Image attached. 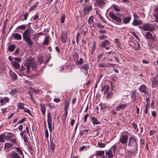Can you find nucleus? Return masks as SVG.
Wrapping results in <instances>:
<instances>
[{"label":"nucleus","mask_w":158,"mask_h":158,"mask_svg":"<svg viewBox=\"0 0 158 158\" xmlns=\"http://www.w3.org/2000/svg\"><path fill=\"white\" fill-rule=\"evenodd\" d=\"M65 15L64 14L62 15L61 19V22L62 23H63L64 22L65 19Z\"/></svg>","instance_id":"nucleus-50"},{"label":"nucleus","mask_w":158,"mask_h":158,"mask_svg":"<svg viewBox=\"0 0 158 158\" xmlns=\"http://www.w3.org/2000/svg\"><path fill=\"white\" fill-rule=\"evenodd\" d=\"M11 158H21L17 153L14 152H12L10 155Z\"/></svg>","instance_id":"nucleus-19"},{"label":"nucleus","mask_w":158,"mask_h":158,"mask_svg":"<svg viewBox=\"0 0 158 158\" xmlns=\"http://www.w3.org/2000/svg\"><path fill=\"white\" fill-rule=\"evenodd\" d=\"M50 146L51 150L52 151H53L54 150L55 148V145L52 142H50Z\"/></svg>","instance_id":"nucleus-35"},{"label":"nucleus","mask_w":158,"mask_h":158,"mask_svg":"<svg viewBox=\"0 0 158 158\" xmlns=\"http://www.w3.org/2000/svg\"><path fill=\"white\" fill-rule=\"evenodd\" d=\"M110 44V42L108 40H105L102 42L100 44V46L102 47H106V46Z\"/></svg>","instance_id":"nucleus-16"},{"label":"nucleus","mask_w":158,"mask_h":158,"mask_svg":"<svg viewBox=\"0 0 158 158\" xmlns=\"http://www.w3.org/2000/svg\"><path fill=\"white\" fill-rule=\"evenodd\" d=\"M155 132H156V131L154 130H150V133H149L150 135L151 136V135H153L155 133Z\"/></svg>","instance_id":"nucleus-52"},{"label":"nucleus","mask_w":158,"mask_h":158,"mask_svg":"<svg viewBox=\"0 0 158 158\" xmlns=\"http://www.w3.org/2000/svg\"><path fill=\"white\" fill-rule=\"evenodd\" d=\"M139 28L142 30L144 31H152L155 29V26L153 24L147 23L143 25L142 26H140Z\"/></svg>","instance_id":"nucleus-3"},{"label":"nucleus","mask_w":158,"mask_h":158,"mask_svg":"<svg viewBox=\"0 0 158 158\" xmlns=\"http://www.w3.org/2000/svg\"><path fill=\"white\" fill-rule=\"evenodd\" d=\"M98 67H102V68H106L109 67V65H107L105 63L100 64L98 65Z\"/></svg>","instance_id":"nucleus-39"},{"label":"nucleus","mask_w":158,"mask_h":158,"mask_svg":"<svg viewBox=\"0 0 158 158\" xmlns=\"http://www.w3.org/2000/svg\"><path fill=\"white\" fill-rule=\"evenodd\" d=\"M14 136V134L8 132L7 134V135L6 136V139H10L11 138H12Z\"/></svg>","instance_id":"nucleus-33"},{"label":"nucleus","mask_w":158,"mask_h":158,"mask_svg":"<svg viewBox=\"0 0 158 158\" xmlns=\"http://www.w3.org/2000/svg\"><path fill=\"white\" fill-rule=\"evenodd\" d=\"M128 145L131 146H136L137 143L135 139L132 137H130L129 139Z\"/></svg>","instance_id":"nucleus-7"},{"label":"nucleus","mask_w":158,"mask_h":158,"mask_svg":"<svg viewBox=\"0 0 158 158\" xmlns=\"http://www.w3.org/2000/svg\"><path fill=\"white\" fill-rule=\"evenodd\" d=\"M24 65L26 67L27 72L29 73L31 66L33 70L35 69L36 64L34 60L31 57H30L25 60Z\"/></svg>","instance_id":"nucleus-1"},{"label":"nucleus","mask_w":158,"mask_h":158,"mask_svg":"<svg viewBox=\"0 0 158 158\" xmlns=\"http://www.w3.org/2000/svg\"><path fill=\"white\" fill-rule=\"evenodd\" d=\"M40 106L41 107V110L42 111L43 115H44L45 114L46 110V107L44 106L45 105L44 104H40Z\"/></svg>","instance_id":"nucleus-23"},{"label":"nucleus","mask_w":158,"mask_h":158,"mask_svg":"<svg viewBox=\"0 0 158 158\" xmlns=\"http://www.w3.org/2000/svg\"><path fill=\"white\" fill-rule=\"evenodd\" d=\"M10 75L13 78L14 80L16 79L17 78V75L14 72H11L10 73Z\"/></svg>","instance_id":"nucleus-37"},{"label":"nucleus","mask_w":158,"mask_h":158,"mask_svg":"<svg viewBox=\"0 0 158 158\" xmlns=\"http://www.w3.org/2000/svg\"><path fill=\"white\" fill-rule=\"evenodd\" d=\"M6 139V136L5 135L2 134L0 135V142L3 143L5 142V139Z\"/></svg>","instance_id":"nucleus-30"},{"label":"nucleus","mask_w":158,"mask_h":158,"mask_svg":"<svg viewBox=\"0 0 158 158\" xmlns=\"http://www.w3.org/2000/svg\"><path fill=\"white\" fill-rule=\"evenodd\" d=\"M128 136L126 135H122L120 137L119 142L123 144H125L127 143L128 139Z\"/></svg>","instance_id":"nucleus-9"},{"label":"nucleus","mask_w":158,"mask_h":158,"mask_svg":"<svg viewBox=\"0 0 158 158\" xmlns=\"http://www.w3.org/2000/svg\"><path fill=\"white\" fill-rule=\"evenodd\" d=\"M113 6L114 7V9L116 11L118 12L120 11V8L118 6L114 5H113Z\"/></svg>","instance_id":"nucleus-36"},{"label":"nucleus","mask_w":158,"mask_h":158,"mask_svg":"<svg viewBox=\"0 0 158 158\" xmlns=\"http://www.w3.org/2000/svg\"><path fill=\"white\" fill-rule=\"evenodd\" d=\"M100 19L104 23H106V21L104 19L101 15L100 16Z\"/></svg>","instance_id":"nucleus-59"},{"label":"nucleus","mask_w":158,"mask_h":158,"mask_svg":"<svg viewBox=\"0 0 158 158\" xmlns=\"http://www.w3.org/2000/svg\"><path fill=\"white\" fill-rule=\"evenodd\" d=\"M131 19V16L127 17H125L123 19V23H124L127 24L129 23Z\"/></svg>","instance_id":"nucleus-22"},{"label":"nucleus","mask_w":158,"mask_h":158,"mask_svg":"<svg viewBox=\"0 0 158 158\" xmlns=\"http://www.w3.org/2000/svg\"><path fill=\"white\" fill-rule=\"evenodd\" d=\"M142 24V22L140 20H138L136 19H134V21L132 23V24L134 26H138Z\"/></svg>","instance_id":"nucleus-15"},{"label":"nucleus","mask_w":158,"mask_h":158,"mask_svg":"<svg viewBox=\"0 0 158 158\" xmlns=\"http://www.w3.org/2000/svg\"><path fill=\"white\" fill-rule=\"evenodd\" d=\"M67 39V33L65 32H63L62 33V36L61 38V40L63 42L65 43L66 40Z\"/></svg>","instance_id":"nucleus-13"},{"label":"nucleus","mask_w":158,"mask_h":158,"mask_svg":"<svg viewBox=\"0 0 158 158\" xmlns=\"http://www.w3.org/2000/svg\"><path fill=\"white\" fill-rule=\"evenodd\" d=\"M12 144L9 143H5L4 146V148L8 151L10 148L12 147Z\"/></svg>","instance_id":"nucleus-25"},{"label":"nucleus","mask_w":158,"mask_h":158,"mask_svg":"<svg viewBox=\"0 0 158 158\" xmlns=\"http://www.w3.org/2000/svg\"><path fill=\"white\" fill-rule=\"evenodd\" d=\"M132 99L134 101L136 98V96L134 94H132L131 95Z\"/></svg>","instance_id":"nucleus-57"},{"label":"nucleus","mask_w":158,"mask_h":158,"mask_svg":"<svg viewBox=\"0 0 158 158\" xmlns=\"http://www.w3.org/2000/svg\"><path fill=\"white\" fill-rule=\"evenodd\" d=\"M96 47V42L95 41H94L92 44V53H93V52L95 50Z\"/></svg>","instance_id":"nucleus-42"},{"label":"nucleus","mask_w":158,"mask_h":158,"mask_svg":"<svg viewBox=\"0 0 158 158\" xmlns=\"http://www.w3.org/2000/svg\"><path fill=\"white\" fill-rule=\"evenodd\" d=\"M83 61L82 58H80L79 61H77L76 62V63L77 64H81L83 63Z\"/></svg>","instance_id":"nucleus-41"},{"label":"nucleus","mask_w":158,"mask_h":158,"mask_svg":"<svg viewBox=\"0 0 158 158\" xmlns=\"http://www.w3.org/2000/svg\"><path fill=\"white\" fill-rule=\"evenodd\" d=\"M107 36L104 35H102L99 36V38L100 40H103L106 39Z\"/></svg>","instance_id":"nucleus-51"},{"label":"nucleus","mask_w":158,"mask_h":158,"mask_svg":"<svg viewBox=\"0 0 158 158\" xmlns=\"http://www.w3.org/2000/svg\"><path fill=\"white\" fill-rule=\"evenodd\" d=\"M12 65L15 68L19 69V68L20 66L19 64L18 63L17 61H13L12 62Z\"/></svg>","instance_id":"nucleus-29"},{"label":"nucleus","mask_w":158,"mask_h":158,"mask_svg":"<svg viewBox=\"0 0 158 158\" xmlns=\"http://www.w3.org/2000/svg\"><path fill=\"white\" fill-rule=\"evenodd\" d=\"M31 35V30L29 29H27L23 32V40L27 43L29 46H31L33 44L31 41L30 38Z\"/></svg>","instance_id":"nucleus-2"},{"label":"nucleus","mask_w":158,"mask_h":158,"mask_svg":"<svg viewBox=\"0 0 158 158\" xmlns=\"http://www.w3.org/2000/svg\"><path fill=\"white\" fill-rule=\"evenodd\" d=\"M14 59L15 60V61H17L18 63L20 62L21 60V59L19 57H15L14 58Z\"/></svg>","instance_id":"nucleus-55"},{"label":"nucleus","mask_w":158,"mask_h":158,"mask_svg":"<svg viewBox=\"0 0 158 158\" xmlns=\"http://www.w3.org/2000/svg\"><path fill=\"white\" fill-rule=\"evenodd\" d=\"M28 15V14L27 13H26L24 14V19L25 20H26L27 19Z\"/></svg>","instance_id":"nucleus-62"},{"label":"nucleus","mask_w":158,"mask_h":158,"mask_svg":"<svg viewBox=\"0 0 158 158\" xmlns=\"http://www.w3.org/2000/svg\"><path fill=\"white\" fill-rule=\"evenodd\" d=\"M153 14L156 19L155 22L158 23V7L154 10Z\"/></svg>","instance_id":"nucleus-11"},{"label":"nucleus","mask_w":158,"mask_h":158,"mask_svg":"<svg viewBox=\"0 0 158 158\" xmlns=\"http://www.w3.org/2000/svg\"><path fill=\"white\" fill-rule=\"evenodd\" d=\"M9 99L7 98H4L3 99H1L0 100V102L1 103H5L9 102Z\"/></svg>","instance_id":"nucleus-34"},{"label":"nucleus","mask_w":158,"mask_h":158,"mask_svg":"<svg viewBox=\"0 0 158 158\" xmlns=\"http://www.w3.org/2000/svg\"><path fill=\"white\" fill-rule=\"evenodd\" d=\"M158 84V81L155 77H153L152 81V85L153 87H156Z\"/></svg>","instance_id":"nucleus-14"},{"label":"nucleus","mask_w":158,"mask_h":158,"mask_svg":"<svg viewBox=\"0 0 158 158\" xmlns=\"http://www.w3.org/2000/svg\"><path fill=\"white\" fill-rule=\"evenodd\" d=\"M17 92V90L16 89H15L12 90L10 92V94L11 95H13L16 94Z\"/></svg>","instance_id":"nucleus-48"},{"label":"nucleus","mask_w":158,"mask_h":158,"mask_svg":"<svg viewBox=\"0 0 158 158\" xmlns=\"http://www.w3.org/2000/svg\"><path fill=\"white\" fill-rule=\"evenodd\" d=\"M105 154L104 151H96L95 155L96 156H101Z\"/></svg>","instance_id":"nucleus-24"},{"label":"nucleus","mask_w":158,"mask_h":158,"mask_svg":"<svg viewBox=\"0 0 158 158\" xmlns=\"http://www.w3.org/2000/svg\"><path fill=\"white\" fill-rule=\"evenodd\" d=\"M38 2H37L36 3H35V4L34 5H33L29 9V10H34L35 8L38 5L37 3Z\"/></svg>","instance_id":"nucleus-46"},{"label":"nucleus","mask_w":158,"mask_h":158,"mask_svg":"<svg viewBox=\"0 0 158 158\" xmlns=\"http://www.w3.org/2000/svg\"><path fill=\"white\" fill-rule=\"evenodd\" d=\"M89 116L88 114L85 115L84 116V120L85 123L86 122L87 118Z\"/></svg>","instance_id":"nucleus-56"},{"label":"nucleus","mask_w":158,"mask_h":158,"mask_svg":"<svg viewBox=\"0 0 158 158\" xmlns=\"http://www.w3.org/2000/svg\"><path fill=\"white\" fill-rule=\"evenodd\" d=\"M23 139L24 141V142L25 143V144H27V143H28V142L27 141L26 136L25 135H23Z\"/></svg>","instance_id":"nucleus-45"},{"label":"nucleus","mask_w":158,"mask_h":158,"mask_svg":"<svg viewBox=\"0 0 158 158\" xmlns=\"http://www.w3.org/2000/svg\"><path fill=\"white\" fill-rule=\"evenodd\" d=\"M92 123L94 124H100V122L95 117L92 116L91 117Z\"/></svg>","instance_id":"nucleus-20"},{"label":"nucleus","mask_w":158,"mask_h":158,"mask_svg":"<svg viewBox=\"0 0 158 158\" xmlns=\"http://www.w3.org/2000/svg\"><path fill=\"white\" fill-rule=\"evenodd\" d=\"M112 95H113L112 92H111V91H110L107 94V96L106 97V98H110L112 96Z\"/></svg>","instance_id":"nucleus-44"},{"label":"nucleus","mask_w":158,"mask_h":158,"mask_svg":"<svg viewBox=\"0 0 158 158\" xmlns=\"http://www.w3.org/2000/svg\"><path fill=\"white\" fill-rule=\"evenodd\" d=\"M94 17L92 16H90L88 20V22L89 23H92Z\"/></svg>","instance_id":"nucleus-49"},{"label":"nucleus","mask_w":158,"mask_h":158,"mask_svg":"<svg viewBox=\"0 0 158 158\" xmlns=\"http://www.w3.org/2000/svg\"><path fill=\"white\" fill-rule=\"evenodd\" d=\"M79 58V55L77 53H76L75 54V57L74 58V60H76V61Z\"/></svg>","instance_id":"nucleus-54"},{"label":"nucleus","mask_w":158,"mask_h":158,"mask_svg":"<svg viewBox=\"0 0 158 158\" xmlns=\"http://www.w3.org/2000/svg\"><path fill=\"white\" fill-rule=\"evenodd\" d=\"M127 106L126 103L123 104H121L118 105L116 108V111H117L120 110L121 109H125Z\"/></svg>","instance_id":"nucleus-17"},{"label":"nucleus","mask_w":158,"mask_h":158,"mask_svg":"<svg viewBox=\"0 0 158 158\" xmlns=\"http://www.w3.org/2000/svg\"><path fill=\"white\" fill-rule=\"evenodd\" d=\"M85 148H86L85 146H83L80 148L79 150L80 151H82L84 150Z\"/></svg>","instance_id":"nucleus-63"},{"label":"nucleus","mask_w":158,"mask_h":158,"mask_svg":"<svg viewBox=\"0 0 158 158\" xmlns=\"http://www.w3.org/2000/svg\"><path fill=\"white\" fill-rule=\"evenodd\" d=\"M48 117V123H51L52 122V119L51 118V117L50 116H49L48 115V114L47 115Z\"/></svg>","instance_id":"nucleus-53"},{"label":"nucleus","mask_w":158,"mask_h":158,"mask_svg":"<svg viewBox=\"0 0 158 158\" xmlns=\"http://www.w3.org/2000/svg\"><path fill=\"white\" fill-rule=\"evenodd\" d=\"M89 64H87L83 65L81 68V71L83 72L86 75L88 73V70L89 69Z\"/></svg>","instance_id":"nucleus-6"},{"label":"nucleus","mask_w":158,"mask_h":158,"mask_svg":"<svg viewBox=\"0 0 158 158\" xmlns=\"http://www.w3.org/2000/svg\"><path fill=\"white\" fill-rule=\"evenodd\" d=\"M54 101L55 102H59L60 101V99L59 98H54Z\"/></svg>","instance_id":"nucleus-61"},{"label":"nucleus","mask_w":158,"mask_h":158,"mask_svg":"<svg viewBox=\"0 0 158 158\" xmlns=\"http://www.w3.org/2000/svg\"><path fill=\"white\" fill-rule=\"evenodd\" d=\"M146 38L147 39L154 40V38L152 34L149 32H147L146 33Z\"/></svg>","instance_id":"nucleus-21"},{"label":"nucleus","mask_w":158,"mask_h":158,"mask_svg":"<svg viewBox=\"0 0 158 158\" xmlns=\"http://www.w3.org/2000/svg\"><path fill=\"white\" fill-rule=\"evenodd\" d=\"M95 2L94 3V6H98L102 9L104 7L106 3L104 0H95Z\"/></svg>","instance_id":"nucleus-5"},{"label":"nucleus","mask_w":158,"mask_h":158,"mask_svg":"<svg viewBox=\"0 0 158 158\" xmlns=\"http://www.w3.org/2000/svg\"><path fill=\"white\" fill-rule=\"evenodd\" d=\"M146 86L144 85H142L139 88V90L144 93H146Z\"/></svg>","instance_id":"nucleus-18"},{"label":"nucleus","mask_w":158,"mask_h":158,"mask_svg":"<svg viewBox=\"0 0 158 158\" xmlns=\"http://www.w3.org/2000/svg\"><path fill=\"white\" fill-rule=\"evenodd\" d=\"M49 42V38L48 37H46L43 42V44L48 45Z\"/></svg>","instance_id":"nucleus-38"},{"label":"nucleus","mask_w":158,"mask_h":158,"mask_svg":"<svg viewBox=\"0 0 158 158\" xmlns=\"http://www.w3.org/2000/svg\"><path fill=\"white\" fill-rule=\"evenodd\" d=\"M110 17L112 19L116 21L118 23H120L121 22L122 20L120 18L117 17L113 13L110 12L109 13Z\"/></svg>","instance_id":"nucleus-8"},{"label":"nucleus","mask_w":158,"mask_h":158,"mask_svg":"<svg viewBox=\"0 0 158 158\" xmlns=\"http://www.w3.org/2000/svg\"><path fill=\"white\" fill-rule=\"evenodd\" d=\"M38 17L39 16L37 15H36L34 17L32 18V19H33V21H34L35 20L37 19Z\"/></svg>","instance_id":"nucleus-64"},{"label":"nucleus","mask_w":158,"mask_h":158,"mask_svg":"<svg viewBox=\"0 0 158 158\" xmlns=\"http://www.w3.org/2000/svg\"><path fill=\"white\" fill-rule=\"evenodd\" d=\"M106 144L100 142H98V143L97 147L100 148H103L105 147Z\"/></svg>","instance_id":"nucleus-31"},{"label":"nucleus","mask_w":158,"mask_h":158,"mask_svg":"<svg viewBox=\"0 0 158 158\" xmlns=\"http://www.w3.org/2000/svg\"><path fill=\"white\" fill-rule=\"evenodd\" d=\"M25 119H26L25 118H24L22 119L21 120H20V121H19L17 123V124H20V123H23L24 122V120Z\"/></svg>","instance_id":"nucleus-60"},{"label":"nucleus","mask_w":158,"mask_h":158,"mask_svg":"<svg viewBox=\"0 0 158 158\" xmlns=\"http://www.w3.org/2000/svg\"><path fill=\"white\" fill-rule=\"evenodd\" d=\"M92 8L91 5H90L88 7L87 6L84 7L83 10L84 15H85L87 14L91 10Z\"/></svg>","instance_id":"nucleus-10"},{"label":"nucleus","mask_w":158,"mask_h":158,"mask_svg":"<svg viewBox=\"0 0 158 158\" xmlns=\"http://www.w3.org/2000/svg\"><path fill=\"white\" fill-rule=\"evenodd\" d=\"M26 27V26L25 25H21L20 26H19L18 27L16 28V29H20L25 30V29Z\"/></svg>","instance_id":"nucleus-40"},{"label":"nucleus","mask_w":158,"mask_h":158,"mask_svg":"<svg viewBox=\"0 0 158 158\" xmlns=\"http://www.w3.org/2000/svg\"><path fill=\"white\" fill-rule=\"evenodd\" d=\"M15 44H10L8 47V49L10 51L13 52L15 50Z\"/></svg>","instance_id":"nucleus-27"},{"label":"nucleus","mask_w":158,"mask_h":158,"mask_svg":"<svg viewBox=\"0 0 158 158\" xmlns=\"http://www.w3.org/2000/svg\"><path fill=\"white\" fill-rule=\"evenodd\" d=\"M24 104L23 103L19 102L17 103V107L20 109H24Z\"/></svg>","instance_id":"nucleus-28"},{"label":"nucleus","mask_w":158,"mask_h":158,"mask_svg":"<svg viewBox=\"0 0 158 158\" xmlns=\"http://www.w3.org/2000/svg\"><path fill=\"white\" fill-rule=\"evenodd\" d=\"M109 87L108 85H106L102 88V91L104 94L106 93L109 90Z\"/></svg>","instance_id":"nucleus-26"},{"label":"nucleus","mask_w":158,"mask_h":158,"mask_svg":"<svg viewBox=\"0 0 158 158\" xmlns=\"http://www.w3.org/2000/svg\"><path fill=\"white\" fill-rule=\"evenodd\" d=\"M96 26L97 27L100 29H102L104 27V26L102 25L100 23H98L96 24Z\"/></svg>","instance_id":"nucleus-47"},{"label":"nucleus","mask_w":158,"mask_h":158,"mask_svg":"<svg viewBox=\"0 0 158 158\" xmlns=\"http://www.w3.org/2000/svg\"><path fill=\"white\" fill-rule=\"evenodd\" d=\"M23 111L24 112H27V113H28L30 115H31V113H30V110L28 109V108L24 110H23Z\"/></svg>","instance_id":"nucleus-58"},{"label":"nucleus","mask_w":158,"mask_h":158,"mask_svg":"<svg viewBox=\"0 0 158 158\" xmlns=\"http://www.w3.org/2000/svg\"><path fill=\"white\" fill-rule=\"evenodd\" d=\"M12 36L15 39L18 40H19L22 39L21 35L19 33H13L12 35Z\"/></svg>","instance_id":"nucleus-12"},{"label":"nucleus","mask_w":158,"mask_h":158,"mask_svg":"<svg viewBox=\"0 0 158 158\" xmlns=\"http://www.w3.org/2000/svg\"><path fill=\"white\" fill-rule=\"evenodd\" d=\"M116 148V146L114 145L108 151L106 152V154L108 156V158H111L114 156Z\"/></svg>","instance_id":"nucleus-4"},{"label":"nucleus","mask_w":158,"mask_h":158,"mask_svg":"<svg viewBox=\"0 0 158 158\" xmlns=\"http://www.w3.org/2000/svg\"><path fill=\"white\" fill-rule=\"evenodd\" d=\"M16 150L17 152L19 153L20 155L23 154V152L21 149L19 147H16Z\"/></svg>","instance_id":"nucleus-43"},{"label":"nucleus","mask_w":158,"mask_h":158,"mask_svg":"<svg viewBox=\"0 0 158 158\" xmlns=\"http://www.w3.org/2000/svg\"><path fill=\"white\" fill-rule=\"evenodd\" d=\"M65 109H68L69 106V102L68 100H65L64 102Z\"/></svg>","instance_id":"nucleus-32"}]
</instances>
